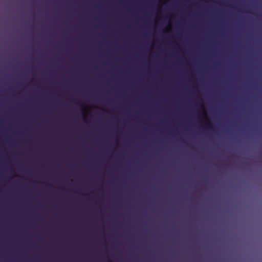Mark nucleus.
Here are the masks:
<instances>
[{"instance_id": "nucleus-1", "label": "nucleus", "mask_w": 262, "mask_h": 262, "mask_svg": "<svg viewBox=\"0 0 262 262\" xmlns=\"http://www.w3.org/2000/svg\"><path fill=\"white\" fill-rule=\"evenodd\" d=\"M208 124L210 125V126L211 127V124L210 123H208Z\"/></svg>"}]
</instances>
